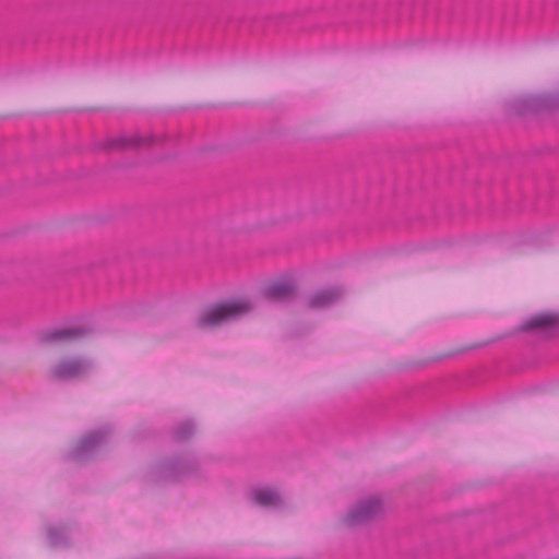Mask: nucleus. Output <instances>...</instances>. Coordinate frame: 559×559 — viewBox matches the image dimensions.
<instances>
[{
	"label": "nucleus",
	"instance_id": "obj_8",
	"mask_svg": "<svg viewBox=\"0 0 559 559\" xmlns=\"http://www.w3.org/2000/svg\"><path fill=\"white\" fill-rule=\"evenodd\" d=\"M336 296L337 294L334 290L321 292L312 297L311 305L313 307H324L332 302V300L336 298Z\"/></svg>",
	"mask_w": 559,
	"mask_h": 559
},
{
	"label": "nucleus",
	"instance_id": "obj_5",
	"mask_svg": "<svg viewBox=\"0 0 559 559\" xmlns=\"http://www.w3.org/2000/svg\"><path fill=\"white\" fill-rule=\"evenodd\" d=\"M380 510V502L376 498L365 500L348 511L344 518L346 525L353 526L368 521Z\"/></svg>",
	"mask_w": 559,
	"mask_h": 559
},
{
	"label": "nucleus",
	"instance_id": "obj_2",
	"mask_svg": "<svg viewBox=\"0 0 559 559\" xmlns=\"http://www.w3.org/2000/svg\"><path fill=\"white\" fill-rule=\"evenodd\" d=\"M251 310L247 299H234L213 305L205 309L198 319L201 329H213L236 320Z\"/></svg>",
	"mask_w": 559,
	"mask_h": 559
},
{
	"label": "nucleus",
	"instance_id": "obj_4",
	"mask_svg": "<svg viewBox=\"0 0 559 559\" xmlns=\"http://www.w3.org/2000/svg\"><path fill=\"white\" fill-rule=\"evenodd\" d=\"M156 142V136L153 134L142 135L133 133L131 135L121 134L118 136L108 138L103 143L96 145L97 150L111 151V150H127L140 148L151 146Z\"/></svg>",
	"mask_w": 559,
	"mask_h": 559
},
{
	"label": "nucleus",
	"instance_id": "obj_14",
	"mask_svg": "<svg viewBox=\"0 0 559 559\" xmlns=\"http://www.w3.org/2000/svg\"><path fill=\"white\" fill-rule=\"evenodd\" d=\"M69 335V332H58L56 334H53L52 338L53 340H61V338H64Z\"/></svg>",
	"mask_w": 559,
	"mask_h": 559
},
{
	"label": "nucleus",
	"instance_id": "obj_11",
	"mask_svg": "<svg viewBox=\"0 0 559 559\" xmlns=\"http://www.w3.org/2000/svg\"><path fill=\"white\" fill-rule=\"evenodd\" d=\"M551 323H552V318L550 316H538L531 321L530 326L531 328L547 326Z\"/></svg>",
	"mask_w": 559,
	"mask_h": 559
},
{
	"label": "nucleus",
	"instance_id": "obj_1",
	"mask_svg": "<svg viewBox=\"0 0 559 559\" xmlns=\"http://www.w3.org/2000/svg\"><path fill=\"white\" fill-rule=\"evenodd\" d=\"M301 215V211L295 205H290L285 212L280 207L274 209L272 213L266 209L250 210L223 217L219 221L218 228L226 238L230 237L236 241H248L254 240L277 227L298 221Z\"/></svg>",
	"mask_w": 559,
	"mask_h": 559
},
{
	"label": "nucleus",
	"instance_id": "obj_9",
	"mask_svg": "<svg viewBox=\"0 0 559 559\" xmlns=\"http://www.w3.org/2000/svg\"><path fill=\"white\" fill-rule=\"evenodd\" d=\"M483 245H508L511 242L510 236L507 234L503 235H491L486 236L481 239Z\"/></svg>",
	"mask_w": 559,
	"mask_h": 559
},
{
	"label": "nucleus",
	"instance_id": "obj_3",
	"mask_svg": "<svg viewBox=\"0 0 559 559\" xmlns=\"http://www.w3.org/2000/svg\"><path fill=\"white\" fill-rule=\"evenodd\" d=\"M513 112L520 116L559 109V94L526 95L510 104Z\"/></svg>",
	"mask_w": 559,
	"mask_h": 559
},
{
	"label": "nucleus",
	"instance_id": "obj_12",
	"mask_svg": "<svg viewBox=\"0 0 559 559\" xmlns=\"http://www.w3.org/2000/svg\"><path fill=\"white\" fill-rule=\"evenodd\" d=\"M5 240L7 241H25L26 239H24L22 234L19 231H11V233L5 234Z\"/></svg>",
	"mask_w": 559,
	"mask_h": 559
},
{
	"label": "nucleus",
	"instance_id": "obj_6",
	"mask_svg": "<svg viewBox=\"0 0 559 559\" xmlns=\"http://www.w3.org/2000/svg\"><path fill=\"white\" fill-rule=\"evenodd\" d=\"M90 369V364L82 359H64L53 369V376L59 379H74L84 376Z\"/></svg>",
	"mask_w": 559,
	"mask_h": 559
},
{
	"label": "nucleus",
	"instance_id": "obj_10",
	"mask_svg": "<svg viewBox=\"0 0 559 559\" xmlns=\"http://www.w3.org/2000/svg\"><path fill=\"white\" fill-rule=\"evenodd\" d=\"M290 293V288L286 284L274 285L270 288L269 294L272 297L283 298Z\"/></svg>",
	"mask_w": 559,
	"mask_h": 559
},
{
	"label": "nucleus",
	"instance_id": "obj_13",
	"mask_svg": "<svg viewBox=\"0 0 559 559\" xmlns=\"http://www.w3.org/2000/svg\"><path fill=\"white\" fill-rule=\"evenodd\" d=\"M317 241H329V242H332V241H336L337 239L331 235V234H324L322 235L320 238L316 239Z\"/></svg>",
	"mask_w": 559,
	"mask_h": 559
},
{
	"label": "nucleus",
	"instance_id": "obj_7",
	"mask_svg": "<svg viewBox=\"0 0 559 559\" xmlns=\"http://www.w3.org/2000/svg\"><path fill=\"white\" fill-rule=\"evenodd\" d=\"M254 501L262 507L275 506L280 501V496L273 489H259L253 493Z\"/></svg>",
	"mask_w": 559,
	"mask_h": 559
}]
</instances>
